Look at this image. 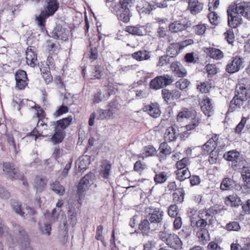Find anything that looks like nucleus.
<instances>
[{
	"instance_id": "40",
	"label": "nucleus",
	"mask_w": 250,
	"mask_h": 250,
	"mask_svg": "<svg viewBox=\"0 0 250 250\" xmlns=\"http://www.w3.org/2000/svg\"><path fill=\"white\" fill-rule=\"evenodd\" d=\"M201 122V119L196 114V115L191 118V121L186 125V128L188 131L193 130L199 126Z\"/></svg>"
},
{
	"instance_id": "44",
	"label": "nucleus",
	"mask_w": 250,
	"mask_h": 250,
	"mask_svg": "<svg viewBox=\"0 0 250 250\" xmlns=\"http://www.w3.org/2000/svg\"><path fill=\"white\" fill-rule=\"evenodd\" d=\"M97 113L99 114L97 117L98 120H107L110 119L112 116V110H103L100 109L97 110Z\"/></svg>"
},
{
	"instance_id": "26",
	"label": "nucleus",
	"mask_w": 250,
	"mask_h": 250,
	"mask_svg": "<svg viewBox=\"0 0 250 250\" xmlns=\"http://www.w3.org/2000/svg\"><path fill=\"white\" fill-rule=\"evenodd\" d=\"M239 153L234 150L228 151L224 155V157L226 160L232 162V166L234 169H236L235 167H237L236 163L239 158Z\"/></svg>"
},
{
	"instance_id": "51",
	"label": "nucleus",
	"mask_w": 250,
	"mask_h": 250,
	"mask_svg": "<svg viewBox=\"0 0 250 250\" xmlns=\"http://www.w3.org/2000/svg\"><path fill=\"white\" fill-rule=\"evenodd\" d=\"M187 214L189 218L190 224L197 218L198 209L195 208H189L187 211Z\"/></svg>"
},
{
	"instance_id": "57",
	"label": "nucleus",
	"mask_w": 250,
	"mask_h": 250,
	"mask_svg": "<svg viewBox=\"0 0 250 250\" xmlns=\"http://www.w3.org/2000/svg\"><path fill=\"white\" fill-rule=\"evenodd\" d=\"M104 227L103 225H99L97 227L95 239L97 240L101 241L102 243H104V240L103 236Z\"/></svg>"
},
{
	"instance_id": "12",
	"label": "nucleus",
	"mask_w": 250,
	"mask_h": 250,
	"mask_svg": "<svg viewBox=\"0 0 250 250\" xmlns=\"http://www.w3.org/2000/svg\"><path fill=\"white\" fill-rule=\"evenodd\" d=\"M244 61L243 59L235 57L231 63L228 64L226 67V71L229 73H233L238 71L244 67Z\"/></svg>"
},
{
	"instance_id": "63",
	"label": "nucleus",
	"mask_w": 250,
	"mask_h": 250,
	"mask_svg": "<svg viewBox=\"0 0 250 250\" xmlns=\"http://www.w3.org/2000/svg\"><path fill=\"white\" fill-rule=\"evenodd\" d=\"M247 122V119L243 117L241 118V120L240 122L236 125V127L235 128V132L236 133L239 134L241 132L242 130L243 129L245 125Z\"/></svg>"
},
{
	"instance_id": "39",
	"label": "nucleus",
	"mask_w": 250,
	"mask_h": 250,
	"mask_svg": "<svg viewBox=\"0 0 250 250\" xmlns=\"http://www.w3.org/2000/svg\"><path fill=\"white\" fill-rule=\"evenodd\" d=\"M149 52L146 50H140L132 54V57L138 61L148 60L150 56Z\"/></svg>"
},
{
	"instance_id": "3",
	"label": "nucleus",
	"mask_w": 250,
	"mask_h": 250,
	"mask_svg": "<svg viewBox=\"0 0 250 250\" xmlns=\"http://www.w3.org/2000/svg\"><path fill=\"white\" fill-rule=\"evenodd\" d=\"M46 2L47 4L44 10L41 12L36 19L38 25L41 28L44 26L46 19L53 15L57 11L59 5L57 0H46Z\"/></svg>"
},
{
	"instance_id": "49",
	"label": "nucleus",
	"mask_w": 250,
	"mask_h": 250,
	"mask_svg": "<svg viewBox=\"0 0 250 250\" xmlns=\"http://www.w3.org/2000/svg\"><path fill=\"white\" fill-rule=\"evenodd\" d=\"M241 176L244 183L247 185H250V168L244 167L241 172Z\"/></svg>"
},
{
	"instance_id": "21",
	"label": "nucleus",
	"mask_w": 250,
	"mask_h": 250,
	"mask_svg": "<svg viewBox=\"0 0 250 250\" xmlns=\"http://www.w3.org/2000/svg\"><path fill=\"white\" fill-rule=\"evenodd\" d=\"M223 210L224 208L223 206L215 205L208 208L202 209L201 213H205L206 217L211 218V217H213V215L220 213Z\"/></svg>"
},
{
	"instance_id": "47",
	"label": "nucleus",
	"mask_w": 250,
	"mask_h": 250,
	"mask_svg": "<svg viewBox=\"0 0 250 250\" xmlns=\"http://www.w3.org/2000/svg\"><path fill=\"white\" fill-rule=\"evenodd\" d=\"M18 229L19 233L23 237L24 240V245L25 248H23V246H22V249L23 250H31L30 247H29V238L25 234V231L20 226H18ZM22 245H23V244H22Z\"/></svg>"
},
{
	"instance_id": "25",
	"label": "nucleus",
	"mask_w": 250,
	"mask_h": 250,
	"mask_svg": "<svg viewBox=\"0 0 250 250\" xmlns=\"http://www.w3.org/2000/svg\"><path fill=\"white\" fill-rule=\"evenodd\" d=\"M197 114L195 109L192 108H183L177 116V120L179 121L184 118L189 119Z\"/></svg>"
},
{
	"instance_id": "2",
	"label": "nucleus",
	"mask_w": 250,
	"mask_h": 250,
	"mask_svg": "<svg viewBox=\"0 0 250 250\" xmlns=\"http://www.w3.org/2000/svg\"><path fill=\"white\" fill-rule=\"evenodd\" d=\"M134 0H120L119 3L113 7V12L117 16L118 20L124 22L130 20V8L133 5Z\"/></svg>"
},
{
	"instance_id": "14",
	"label": "nucleus",
	"mask_w": 250,
	"mask_h": 250,
	"mask_svg": "<svg viewBox=\"0 0 250 250\" xmlns=\"http://www.w3.org/2000/svg\"><path fill=\"white\" fill-rule=\"evenodd\" d=\"M25 54L27 64L31 67H34L36 65L37 62L36 48L31 46L28 47L26 50Z\"/></svg>"
},
{
	"instance_id": "55",
	"label": "nucleus",
	"mask_w": 250,
	"mask_h": 250,
	"mask_svg": "<svg viewBox=\"0 0 250 250\" xmlns=\"http://www.w3.org/2000/svg\"><path fill=\"white\" fill-rule=\"evenodd\" d=\"M167 214L171 217H175L178 214V208L177 205L174 204L170 205L167 210Z\"/></svg>"
},
{
	"instance_id": "5",
	"label": "nucleus",
	"mask_w": 250,
	"mask_h": 250,
	"mask_svg": "<svg viewBox=\"0 0 250 250\" xmlns=\"http://www.w3.org/2000/svg\"><path fill=\"white\" fill-rule=\"evenodd\" d=\"M159 237L167 245L174 250H179L182 247V242L179 236L174 233L168 234L165 231H160Z\"/></svg>"
},
{
	"instance_id": "20",
	"label": "nucleus",
	"mask_w": 250,
	"mask_h": 250,
	"mask_svg": "<svg viewBox=\"0 0 250 250\" xmlns=\"http://www.w3.org/2000/svg\"><path fill=\"white\" fill-rule=\"evenodd\" d=\"M89 184V176L85 175L82 178L78 186L77 194L79 197V200L83 198V193L88 188Z\"/></svg>"
},
{
	"instance_id": "17",
	"label": "nucleus",
	"mask_w": 250,
	"mask_h": 250,
	"mask_svg": "<svg viewBox=\"0 0 250 250\" xmlns=\"http://www.w3.org/2000/svg\"><path fill=\"white\" fill-rule=\"evenodd\" d=\"M48 182L47 178L42 175H36L34 180V188L37 192H41L45 188Z\"/></svg>"
},
{
	"instance_id": "58",
	"label": "nucleus",
	"mask_w": 250,
	"mask_h": 250,
	"mask_svg": "<svg viewBox=\"0 0 250 250\" xmlns=\"http://www.w3.org/2000/svg\"><path fill=\"white\" fill-rule=\"evenodd\" d=\"M191 233V229L188 226H184L179 232V235L183 238H187Z\"/></svg>"
},
{
	"instance_id": "13",
	"label": "nucleus",
	"mask_w": 250,
	"mask_h": 250,
	"mask_svg": "<svg viewBox=\"0 0 250 250\" xmlns=\"http://www.w3.org/2000/svg\"><path fill=\"white\" fill-rule=\"evenodd\" d=\"M3 170L8 174L12 180L18 179L20 177V172L15 168L14 165L10 162L2 163Z\"/></svg>"
},
{
	"instance_id": "54",
	"label": "nucleus",
	"mask_w": 250,
	"mask_h": 250,
	"mask_svg": "<svg viewBox=\"0 0 250 250\" xmlns=\"http://www.w3.org/2000/svg\"><path fill=\"white\" fill-rule=\"evenodd\" d=\"M209 156L208 161L210 164H214L217 163L219 159V153L215 150H210L209 152Z\"/></svg>"
},
{
	"instance_id": "9",
	"label": "nucleus",
	"mask_w": 250,
	"mask_h": 250,
	"mask_svg": "<svg viewBox=\"0 0 250 250\" xmlns=\"http://www.w3.org/2000/svg\"><path fill=\"white\" fill-rule=\"evenodd\" d=\"M190 25L191 23L189 21L183 19L170 23L169 25V30L172 33L181 32Z\"/></svg>"
},
{
	"instance_id": "7",
	"label": "nucleus",
	"mask_w": 250,
	"mask_h": 250,
	"mask_svg": "<svg viewBox=\"0 0 250 250\" xmlns=\"http://www.w3.org/2000/svg\"><path fill=\"white\" fill-rule=\"evenodd\" d=\"M221 141L222 139L220 138V134H212L211 137L202 146L204 153L205 154L206 152L208 153L210 150H215L218 146L221 147Z\"/></svg>"
},
{
	"instance_id": "32",
	"label": "nucleus",
	"mask_w": 250,
	"mask_h": 250,
	"mask_svg": "<svg viewBox=\"0 0 250 250\" xmlns=\"http://www.w3.org/2000/svg\"><path fill=\"white\" fill-rule=\"evenodd\" d=\"M66 136L65 132L60 129L55 128V132L51 138V141L55 144L62 143Z\"/></svg>"
},
{
	"instance_id": "38",
	"label": "nucleus",
	"mask_w": 250,
	"mask_h": 250,
	"mask_svg": "<svg viewBox=\"0 0 250 250\" xmlns=\"http://www.w3.org/2000/svg\"><path fill=\"white\" fill-rule=\"evenodd\" d=\"M144 152L142 154H140L138 155V158H144L145 157L153 156L157 153V150L152 145H148L144 147Z\"/></svg>"
},
{
	"instance_id": "48",
	"label": "nucleus",
	"mask_w": 250,
	"mask_h": 250,
	"mask_svg": "<svg viewBox=\"0 0 250 250\" xmlns=\"http://www.w3.org/2000/svg\"><path fill=\"white\" fill-rule=\"evenodd\" d=\"M211 86V83L207 81L197 85V89L202 93H207L209 91Z\"/></svg>"
},
{
	"instance_id": "28",
	"label": "nucleus",
	"mask_w": 250,
	"mask_h": 250,
	"mask_svg": "<svg viewBox=\"0 0 250 250\" xmlns=\"http://www.w3.org/2000/svg\"><path fill=\"white\" fill-rule=\"evenodd\" d=\"M225 203L232 207H238L241 204V200L236 194L229 195L225 198Z\"/></svg>"
},
{
	"instance_id": "31",
	"label": "nucleus",
	"mask_w": 250,
	"mask_h": 250,
	"mask_svg": "<svg viewBox=\"0 0 250 250\" xmlns=\"http://www.w3.org/2000/svg\"><path fill=\"white\" fill-rule=\"evenodd\" d=\"M159 158L160 161L164 160L167 155L170 154L172 152L171 147L168 146L167 142L162 143L159 146Z\"/></svg>"
},
{
	"instance_id": "62",
	"label": "nucleus",
	"mask_w": 250,
	"mask_h": 250,
	"mask_svg": "<svg viewBox=\"0 0 250 250\" xmlns=\"http://www.w3.org/2000/svg\"><path fill=\"white\" fill-rule=\"evenodd\" d=\"M28 80L29 79H16V87L19 90L24 89L28 84Z\"/></svg>"
},
{
	"instance_id": "46",
	"label": "nucleus",
	"mask_w": 250,
	"mask_h": 250,
	"mask_svg": "<svg viewBox=\"0 0 250 250\" xmlns=\"http://www.w3.org/2000/svg\"><path fill=\"white\" fill-rule=\"evenodd\" d=\"M167 179V173L162 171L155 174L154 181L156 184H163L166 182Z\"/></svg>"
},
{
	"instance_id": "24",
	"label": "nucleus",
	"mask_w": 250,
	"mask_h": 250,
	"mask_svg": "<svg viewBox=\"0 0 250 250\" xmlns=\"http://www.w3.org/2000/svg\"><path fill=\"white\" fill-rule=\"evenodd\" d=\"M201 109L203 113L208 116H210L213 111V106L210 99L206 97L200 103Z\"/></svg>"
},
{
	"instance_id": "4",
	"label": "nucleus",
	"mask_w": 250,
	"mask_h": 250,
	"mask_svg": "<svg viewBox=\"0 0 250 250\" xmlns=\"http://www.w3.org/2000/svg\"><path fill=\"white\" fill-rule=\"evenodd\" d=\"M189 164V159L188 157L183 158L176 163L175 174L177 180L182 182L190 177V171L188 167Z\"/></svg>"
},
{
	"instance_id": "60",
	"label": "nucleus",
	"mask_w": 250,
	"mask_h": 250,
	"mask_svg": "<svg viewBox=\"0 0 250 250\" xmlns=\"http://www.w3.org/2000/svg\"><path fill=\"white\" fill-rule=\"evenodd\" d=\"M206 71L210 77L213 76L217 73V69L215 64H208L206 65Z\"/></svg>"
},
{
	"instance_id": "11",
	"label": "nucleus",
	"mask_w": 250,
	"mask_h": 250,
	"mask_svg": "<svg viewBox=\"0 0 250 250\" xmlns=\"http://www.w3.org/2000/svg\"><path fill=\"white\" fill-rule=\"evenodd\" d=\"M142 109L143 111L154 118H158L161 114L160 105L156 102H151L149 104L145 105Z\"/></svg>"
},
{
	"instance_id": "53",
	"label": "nucleus",
	"mask_w": 250,
	"mask_h": 250,
	"mask_svg": "<svg viewBox=\"0 0 250 250\" xmlns=\"http://www.w3.org/2000/svg\"><path fill=\"white\" fill-rule=\"evenodd\" d=\"M146 168H147L146 164L141 160L137 161L134 165L133 169L138 172H141Z\"/></svg>"
},
{
	"instance_id": "22",
	"label": "nucleus",
	"mask_w": 250,
	"mask_h": 250,
	"mask_svg": "<svg viewBox=\"0 0 250 250\" xmlns=\"http://www.w3.org/2000/svg\"><path fill=\"white\" fill-rule=\"evenodd\" d=\"M111 169V164L109 161L104 160L102 162L101 169L99 171L100 175L104 179H108Z\"/></svg>"
},
{
	"instance_id": "6",
	"label": "nucleus",
	"mask_w": 250,
	"mask_h": 250,
	"mask_svg": "<svg viewBox=\"0 0 250 250\" xmlns=\"http://www.w3.org/2000/svg\"><path fill=\"white\" fill-rule=\"evenodd\" d=\"M202 210L198 211L197 218L190 224V226L194 229L197 230L201 229H208L207 227L213 224L214 217L205 216V213H201Z\"/></svg>"
},
{
	"instance_id": "35",
	"label": "nucleus",
	"mask_w": 250,
	"mask_h": 250,
	"mask_svg": "<svg viewBox=\"0 0 250 250\" xmlns=\"http://www.w3.org/2000/svg\"><path fill=\"white\" fill-rule=\"evenodd\" d=\"M72 120L73 118L71 116H69L67 117L59 120L56 123L55 128L63 130L70 125Z\"/></svg>"
},
{
	"instance_id": "41",
	"label": "nucleus",
	"mask_w": 250,
	"mask_h": 250,
	"mask_svg": "<svg viewBox=\"0 0 250 250\" xmlns=\"http://www.w3.org/2000/svg\"><path fill=\"white\" fill-rule=\"evenodd\" d=\"M185 191L183 188H178L172 194L173 200L177 204L182 203L184 199Z\"/></svg>"
},
{
	"instance_id": "64",
	"label": "nucleus",
	"mask_w": 250,
	"mask_h": 250,
	"mask_svg": "<svg viewBox=\"0 0 250 250\" xmlns=\"http://www.w3.org/2000/svg\"><path fill=\"white\" fill-rule=\"evenodd\" d=\"M169 62V59L167 55L162 56L159 58V61L156 64L157 66H164Z\"/></svg>"
},
{
	"instance_id": "36",
	"label": "nucleus",
	"mask_w": 250,
	"mask_h": 250,
	"mask_svg": "<svg viewBox=\"0 0 250 250\" xmlns=\"http://www.w3.org/2000/svg\"><path fill=\"white\" fill-rule=\"evenodd\" d=\"M150 222L149 220H142L138 226V230L143 235H148L150 232Z\"/></svg>"
},
{
	"instance_id": "33",
	"label": "nucleus",
	"mask_w": 250,
	"mask_h": 250,
	"mask_svg": "<svg viewBox=\"0 0 250 250\" xmlns=\"http://www.w3.org/2000/svg\"><path fill=\"white\" fill-rule=\"evenodd\" d=\"M203 4L198 0H190L188 2V8L193 14H196L202 10Z\"/></svg>"
},
{
	"instance_id": "61",
	"label": "nucleus",
	"mask_w": 250,
	"mask_h": 250,
	"mask_svg": "<svg viewBox=\"0 0 250 250\" xmlns=\"http://www.w3.org/2000/svg\"><path fill=\"white\" fill-rule=\"evenodd\" d=\"M69 108L66 105H62L60 106L59 108L54 112V115L56 117L60 116L63 114L66 113L68 112Z\"/></svg>"
},
{
	"instance_id": "27",
	"label": "nucleus",
	"mask_w": 250,
	"mask_h": 250,
	"mask_svg": "<svg viewBox=\"0 0 250 250\" xmlns=\"http://www.w3.org/2000/svg\"><path fill=\"white\" fill-rule=\"evenodd\" d=\"M170 68L171 70L178 77L183 78L186 76L187 70L182 67L178 62H174L171 63Z\"/></svg>"
},
{
	"instance_id": "23",
	"label": "nucleus",
	"mask_w": 250,
	"mask_h": 250,
	"mask_svg": "<svg viewBox=\"0 0 250 250\" xmlns=\"http://www.w3.org/2000/svg\"><path fill=\"white\" fill-rule=\"evenodd\" d=\"M237 90L236 95H238L241 98L247 100L250 98V88L246 86L245 84L239 83L237 85Z\"/></svg>"
},
{
	"instance_id": "34",
	"label": "nucleus",
	"mask_w": 250,
	"mask_h": 250,
	"mask_svg": "<svg viewBox=\"0 0 250 250\" xmlns=\"http://www.w3.org/2000/svg\"><path fill=\"white\" fill-rule=\"evenodd\" d=\"M245 101L246 100L235 94L230 103L229 110L233 112L235 109L240 108L243 104Z\"/></svg>"
},
{
	"instance_id": "59",
	"label": "nucleus",
	"mask_w": 250,
	"mask_h": 250,
	"mask_svg": "<svg viewBox=\"0 0 250 250\" xmlns=\"http://www.w3.org/2000/svg\"><path fill=\"white\" fill-rule=\"evenodd\" d=\"M174 218V220L173 223V229L174 231L180 229L183 225V222L182 218L180 216H176Z\"/></svg>"
},
{
	"instance_id": "19",
	"label": "nucleus",
	"mask_w": 250,
	"mask_h": 250,
	"mask_svg": "<svg viewBox=\"0 0 250 250\" xmlns=\"http://www.w3.org/2000/svg\"><path fill=\"white\" fill-rule=\"evenodd\" d=\"M185 47V45L181 43H174L170 44L167 49V56L170 58H173L177 56Z\"/></svg>"
},
{
	"instance_id": "18",
	"label": "nucleus",
	"mask_w": 250,
	"mask_h": 250,
	"mask_svg": "<svg viewBox=\"0 0 250 250\" xmlns=\"http://www.w3.org/2000/svg\"><path fill=\"white\" fill-rule=\"evenodd\" d=\"M51 36L55 39L66 41L68 39V30L62 27H57L51 33Z\"/></svg>"
},
{
	"instance_id": "10",
	"label": "nucleus",
	"mask_w": 250,
	"mask_h": 250,
	"mask_svg": "<svg viewBox=\"0 0 250 250\" xmlns=\"http://www.w3.org/2000/svg\"><path fill=\"white\" fill-rule=\"evenodd\" d=\"M164 212L159 208L151 209L148 213V219L151 224H161L164 220Z\"/></svg>"
},
{
	"instance_id": "56",
	"label": "nucleus",
	"mask_w": 250,
	"mask_h": 250,
	"mask_svg": "<svg viewBox=\"0 0 250 250\" xmlns=\"http://www.w3.org/2000/svg\"><path fill=\"white\" fill-rule=\"evenodd\" d=\"M190 82L188 79H179L176 82L175 85L177 88L183 90L186 88L189 84Z\"/></svg>"
},
{
	"instance_id": "1",
	"label": "nucleus",
	"mask_w": 250,
	"mask_h": 250,
	"mask_svg": "<svg viewBox=\"0 0 250 250\" xmlns=\"http://www.w3.org/2000/svg\"><path fill=\"white\" fill-rule=\"evenodd\" d=\"M227 13L228 24L231 28H236L241 23L242 16L250 20V5L247 3L230 5Z\"/></svg>"
},
{
	"instance_id": "15",
	"label": "nucleus",
	"mask_w": 250,
	"mask_h": 250,
	"mask_svg": "<svg viewBox=\"0 0 250 250\" xmlns=\"http://www.w3.org/2000/svg\"><path fill=\"white\" fill-rule=\"evenodd\" d=\"M166 4H162V7H166ZM156 7H161L160 5L158 4L150 3L149 2H145L143 5H140L137 6V9L140 14H149Z\"/></svg>"
},
{
	"instance_id": "42",
	"label": "nucleus",
	"mask_w": 250,
	"mask_h": 250,
	"mask_svg": "<svg viewBox=\"0 0 250 250\" xmlns=\"http://www.w3.org/2000/svg\"><path fill=\"white\" fill-rule=\"evenodd\" d=\"M235 185V181L229 178H225L222 180L220 188L223 190H228L231 189Z\"/></svg>"
},
{
	"instance_id": "43",
	"label": "nucleus",
	"mask_w": 250,
	"mask_h": 250,
	"mask_svg": "<svg viewBox=\"0 0 250 250\" xmlns=\"http://www.w3.org/2000/svg\"><path fill=\"white\" fill-rule=\"evenodd\" d=\"M68 218L70 225L74 227L77 223V213L74 207H72L68 210Z\"/></svg>"
},
{
	"instance_id": "52",
	"label": "nucleus",
	"mask_w": 250,
	"mask_h": 250,
	"mask_svg": "<svg viewBox=\"0 0 250 250\" xmlns=\"http://www.w3.org/2000/svg\"><path fill=\"white\" fill-rule=\"evenodd\" d=\"M225 229L229 231H239L240 229V226L239 225V223L237 222L233 221L229 222L228 223L225 227Z\"/></svg>"
},
{
	"instance_id": "30",
	"label": "nucleus",
	"mask_w": 250,
	"mask_h": 250,
	"mask_svg": "<svg viewBox=\"0 0 250 250\" xmlns=\"http://www.w3.org/2000/svg\"><path fill=\"white\" fill-rule=\"evenodd\" d=\"M196 236L198 241L201 244L205 245L210 240V236L208 229L197 230Z\"/></svg>"
},
{
	"instance_id": "45",
	"label": "nucleus",
	"mask_w": 250,
	"mask_h": 250,
	"mask_svg": "<svg viewBox=\"0 0 250 250\" xmlns=\"http://www.w3.org/2000/svg\"><path fill=\"white\" fill-rule=\"evenodd\" d=\"M208 50V54L212 58L219 60L223 57V53L219 49L211 48Z\"/></svg>"
},
{
	"instance_id": "37",
	"label": "nucleus",
	"mask_w": 250,
	"mask_h": 250,
	"mask_svg": "<svg viewBox=\"0 0 250 250\" xmlns=\"http://www.w3.org/2000/svg\"><path fill=\"white\" fill-rule=\"evenodd\" d=\"M50 188L55 193L60 196L63 195L65 192V188L58 181L51 183Z\"/></svg>"
},
{
	"instance_id": "8",
	"label": "nucleus",
	"mask_w": 250,
	"mask_h": 250,
	"mask_svg": "<svg viewBox=\"0 0 250 250\" xmlns=\"http://www.w3.org/2000/svg\"><path fill=\"white\" fill-rule=\"evenodd\" d=\"M162 96L164 102L167 104H170L180 98L181 93L176 89L170 90L165 88L162 90Z\"/></svg>"
},
{
	"instance_id": "29",
	"label": "nucleus",
	"mask_w": 250,
	"mask_h": 250,
	"mask_svg": "<svg viewBox=\"0 0 250 250\" xmlns=\"http://www.w3.org/2000/svg\"><path fill=\"white\" fill-rule=\"evenodd\" d=\"M178 134L176 132V129L173 127L170 126L166 130L164 139L167 142H171L176 140Z\"/></svg>"
},
{
	"instance_id": "16",
	"label": "nucleus",
	"mask_w": 250,
	"mask_h": 250,
	"mask_svg": "<svg viewBox=\"0 0 250 250\" xmlns=\"http://www.w3.org/2000/svg\"><path fill=\"white\" fill-rule=\"evenodd\" d=\"M173 79H152L149 83L151 89L158 90L170 84Z\"/></svg>"
},
{
	"instance_id": "50",
	"label": "nucleus",
	"mask_w": 250,
	"mask_h": 250,
	"mask_svg": "<svg viewBox=\"0 0 250 250\" xmlns=\"http://www.w3.org/2000/svg\"><path fill=\"white\" fill-rule=\"evenodd\" d=\"M125 31L132 35L138 36L143 35V31L141 27L139 26H128L126 27Z\"/></svg>"
}]
</instances>
